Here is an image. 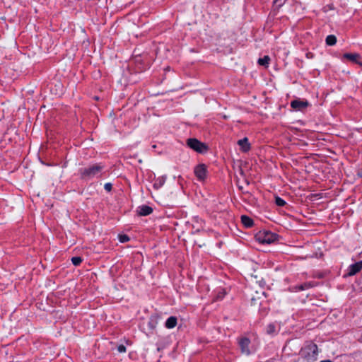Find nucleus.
<instances>
[{
    "instance_id": "13",
    "label": "nucleus",
    "mask_w": 362,
    "mask_h": 362,
    "mask_svg": "<svg viewBox=\"0 0 362 362\" xmlns=\"http://www.w3.org/2000/svg\"><path fill=\"white\" fill-rule=\"evenodd\" d=\"M165 179H166V177H158L154 182L153 184V187L156 189H159L160 187H161L165 182Z\"/></svg>"
},
{
    "instance_id": "7",
    "label": "nucleus",
    "mask_w": 362,
    "mask_h": 362,
    "mask_svg": "<svg viewBox=\"0 0 362 362\" xmlns=\"http://www.w3.org/2000/svg\"><path fill=\"white\" fill-rule=\"evenodd\" d=\"M291 107L296 110H302L308 106L306 100H295L291 103Z\"/></svg>"
},
{
    "instance_id": "5",
    "label": "nucleus",
    "mask_w": 362,
    "mask_h": 362,
    "mask_svg": "<svg viewBox=\"0 0 362 362\" xmlns=\"http://www.w3.org/2000/svg\"><path fill=\"white\" fill-rule=\"evenodd\" d=\"M194 173L198 180L204 181L206 177V166L204 164H199L194 168Z\"/></svg>"
},
{
    "instance_id": "22",
    "label": "nucleus",
    "mask_w": 362,
    "mask_h": 362,
    "mask_svg": "<svg viewBox=\"0 0 362 362\" xmlns=\"http://www.w3.org/2000/svg\"><path fill=\"white\" fill-rule=\"evenodd\" d=\"M286 0H274V3L277 6H281L283 5V4L284 3Z\"/></svg>"
},
{
    "instance_id": "25",
    "label": "nucleus",
    "mask_w": 362,
    "mask_h": 362,
    "mask_svg": "<svg viewBox=\"0 0 362 362\" xmlns=\"http://www.w3.org/2000/svg\"><path fill=\"white\" fill-rule=\"evenodd\" d=\"M148 326L151 327V329H153L155 328V325L153 323V322H148Z\"/></svg>"
},
{
    "instance_id": "19",
    "label": "nucleus",
    "mask_w": 362,
    "mask_h": 362,
    "mask_svg": "<svg viewBox=\"0 0 362 362\" xmlns=\"http://www.w3.org/2000/svg\"><path fill=\"white\" fill-rule=\"evenodd\" d=\"M267 332L269 334H273L274 332H275V327L273 325H268Z\"/></svg>"
},
{
    "instance_id": "14",
    "label": "nucleus",
    "mask_w": 362,
    "mask_h": 362,
    "mask_svg": "<svg viewBox=\"0 0 362 362\" xmlns=\"http://www.w3.org/2000/svg\"><path fill=\"white\" fill-rule=\"evenodd\" d=\"M359 55L357 54L346 53L344 54V58H346L350 61L357 62Z\"/></svg>"
},
{
    "instance_id": "16",
    "label": "nucleus",
    "mask_w": 362,
    "mask_h": 362,
    "mask_svg": "<svg viewBox=\"0 0 362 362\" xmlns=\"http://www.w3.org/2000/svg\"><path fill=\"white\" fill-rule=\"evenodd\" d=\"M337 42V38L334 35H328L326 38V43L328 45H334Z\"/></svg>"
},
{
    "instance_id": "6",
    "label": "nucleus",
    "mask_w": 362,
    "mask_h": 362,
    "mask_svg": "<svg viewBox=\"0 0 362 362\" xmlns=\"http://www.w3.org/2000/svg\"><path fill=\"white\" fill-rule=\"evenodd\" d=\"M250 343V341L247 338H243L240 340L239 345L243 354L249 355L250 354L249 349Z\"/></svg>"
},
{
    "instance_id": "24",
    "label": "nucleus",
    "mask_w": 362,
    "mask_h": 362,
    "mask_svg": "<svg viewBox=\"0 0 362 362\" xmlns=\"http://www.w3.org/2000/svg\"><path fill=\"white\" fill-rule=\"evenodd\" d=\"M309 286H310V284H303V285H301V286H300V288L301 290H304V289L308 288Z\"/></svg>"
},
{
    "instance_id": "27",
    "label": "nucleus",
    "mask_w": 362,
    "mask_h": 362,
    "mask_svg": "<svg viewBox=\"0 0 362 362\" xmlns=\"http://www.w3.org/2000/svg\"><path fill=\"white\" fill-rule=\"evenodd\" d=\"M251 301H252V305H255L256 304V303H255L256 300H255V299L254 298H252Z\"/></svg>"
},
{
    "instance_id": "2",
    "label": "nucleus",
    "mask_w": 362,
    "mask_h": 362,
    "mask_svg": "<svg viewBox=\"0 0 362 362\" xmlns=\"http://www.w3.org/2000/svg\"><path fill=\"white\" fill-rule=\"evenodd\" d=\"M102 169L103 166L100 165H94L88 168L81 169V174L83 178L91 179L94 177L98 176Z\"/></svg>"
},
{
    "instance_id": "21",
    "label": "nucleus",
    "mask_w": 362,
    "mask_h": 362,
    "mask_svg": "<svg viewBox=\"0 0 362 362\" xmlns=\"http://www.w3.org/2000/svg\"><path fill=\"white\" fill-rule=\"evenodd\" d=\"M117 351L119 353H124L126 351V347L123 344H120L117 346Z\"/></svg>"
},
{
    "instance_id": "29",
    "label": "nucleus",
    "mask_w": 362,
    "mask_h": 362,
    "mask_svg": "<svg viewBox=\"0 0 362 362\" xmlns=\"http://www.w3.org/2000/svg\"><path fill=\"white\" fill-rule=\"evenodd\" d=\"M359 175H360L361 177H362V168L361 169V170H360V172H359Z\"/></svg>"
},
{
    "instance_id": "26",
    "label": "nucleus",
    "mask_w": 362,
    "mask_h": 362,
    "mask_svg": "<svg viewBox=\"0 0 362 362\" xmlns=\"http://www.w3.org/2000/svg\"><path fill=\"white\" fill-rule=\"evenodd\" d=\"M224 295H225V292H223V293H218L217 298H222Z\"/></svg>"
},
{
    "instance_id": "23",
    "label": "nucleus",
    "mask_w": 362,
    "mask_h": 362,
    "mask_svg": "<svg viewBox=\"0 0 362 362\" xmlns=\"http://www.w3.org/2000/svg\"><path fill=\"white\" fill-rule=\"evenodd\" d=\"M104 188L105 190L110 192L112 189V185L110 183H106Z\"/></svg>"
},
{
    "instance_id": "20",
    "label": "nucleus",
    "mask_w": 362,
    "mask_h": 362,
    "mask_svg": "<svg viewBox=\"0 0 362 362\" xmlns=\"http://www.w3.org/2000/svg\"><path fill=\"white\" fill-rule=\"evenodd\" d=\"M129 240V237L126 235H119V240L121 243L127 242Z\"/></svg>"
},
{
    "instance_id": "1",
    "label": "nucleus",
    "mask_w": 362,
    "mask_h": 362,
    "mask_svg": "<svg viewBox=\"0 0 362 362\" xmlns=\"http://www.w3.org/2000/svg\"><path fill=\"white\" fill-rule=\"evenodd\" d=\"M318 347L312 342L305 345L300 351L301 356L307 361V362H314L317 359Z\"/></svg>"
},
{
    "instance_id": "17",
    "label": "nucleus",
    "mask_w": 362,
    "mask_h": 362,
    "mask_svg": "<svg viewBox=\"0 0 362 362\" xmlns=\"http://www.w3.org/2000/svg\"><path fill=\"white\" fill-rule=\"evenodd\" d=\"M275 203L277 206H283L286 204V202L279 197H275Z\"/></svg>"
},
{
    "instance_id": "18",
    "label": "nucleus",
    "mask_w": 362,
    "mask_h": 362,
    "mask_svg": "<svg viewBox=\"0 0 362 362\" xmlns=\"http://www.w3.org/2000/svg\"><path fill=\"white\" fill-rule=\"evenodd\" d=\"M71 262L74 265L78 266L81 263L82 259L80 257H74L71 258Z\"/></svg>"
},
{
    "instance_id": "12",
    "label": "nucleus",
    "mask_w": 362,
    "mask_h": 362,
    "mask_svg": "<svg viewBox=\"0 0 362 362\" xmlns=\"http://www.w3.org/2000/svg\"><path fill=\"white\" fill-rule=\"evenodd\" d=\"M241 221L243 224L247 228H250L253 225L252 219L245 215L241 216Z\"/></svg>"
},
{
    "instance_id": "10",
    "label": "nucleus",
    "mask_w": 362,
    "mask_h": 362,
    "mask_svg": "<svg viewBox=\"0 0 362 362\" xmlns=\"http://www.w3.org/2000/svg\"><path fill=\"white\" fill-rule=\"evenodd\" d=\"M153 211V209L151 207L147 206V205H142L139 207L138 209V214L140 216H147L151 214Z\"/></svg>"
},
{
    "instance_id": "9",
    "label": "nucleus",
    "mask_w": 362,
    "mask_h": 362,
    "mask_svg": "<svg viewBox=\"0 0 362 362\" xmlns=\"http://www.w3.org/2000/svg\"><path fill=\"white\" fill-rule=\"evenodd\" d=\"M238 144L243 152H247L250 149V144L247 137L243 138L238 141Z\"/></svg>"
},
{
    "instance_id": "15",
    "label": "nucleus",
    "mask_w": 362,
    "mask_h": 362,
    "mask_svg": "<svg viewBox=\"0 0 362 362\" xmlns=\"http://www.w3.org/2000/svg\"><path fill=\"white\" fill-rule=\"evenodd\" d=\"M270 61V58L269 56H264L263 58H259L258 59V64L262 66H267Z\"/></svg>"
},
{
    "instance_id": "11",
    "label": "nucleus",
    "mask_w": 362,
    "mask_h": 362,
    "mask_svg": "<svg viewBox=\"0 0 362 362\" xmlns=\"http://www.w3.org/2000/svg\"><path fill=\"white\" fill-rule=\"evenodd\" d=\"M177 325V318L175 317H170L165 322V327L168 329H173Z\"/></svg>"
},
{
    "instance_id": "3",
    "label": "nucleus",
    "mask_w": 362,
    "mask_h": 362,
    "mask_svg": "<svg viewBox=\"0 0 362 362\" xmlns=\"http://www.w3.org/2000/svg\"><path fill=\"white\" fill-rule=\"evenodd\" d=\"M187 144L190 148L199 153H206L208 150V146L204 143L201 142L197 139H188Z\"/></svg>"
},
{
    "instance_id": "4",
    "label": "nucleus",
    "mask_w": 362,
    "mask_h": 362,
    "mask_svg": "<svg viewBox=\"0 0 362 362\" xmlns=\"http://www.w3.org/2000/svg\"><path fill=\"white\" fill-rule=\"evenodd\" d=\"M256 239L262 244H270L276 240V235L269 231H262L257 234Z\"/></svg>"
},
{
    "instance_id": "28",
    "label": "nucleus",
    "mask_w": 362,
    "mask_h": 362,
    "mask_svg": "<svg viewBox=\"0 0 362 362\" xmlns=\"http://www.w3.org/2000/svg\"><path fill=\"white\" fill-rule=\"evenodd\" d=\"M358 341L360 342V343H362V334H361L359 339H358Z\"/></svg>"
},
{
    "instance_id": "8",
    "label": "nucleus",
    "mask_w": 362,
    "mask_h": 362,
    "mask_svg": "<svg viewBox=\"0 0 362 362\" xmlns=\"http://www.w3.org/2000/svg\"><path fill=\"white\" fill-rule=\"evenodd\" d=\"M362 269V261L353 264L349 267L348 276H354Z\"/></svg>"
}]
</instances>
